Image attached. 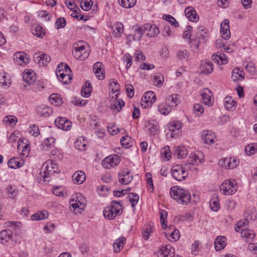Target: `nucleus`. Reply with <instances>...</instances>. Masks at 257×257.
<instances>
[{
    "label": "nucleus",
    "mask_w": 257,
    "mask_h": 257,
    "mask_svg": "<svg viewBox=\"0 0 257 257\" xmlns=\"http://www.w3.org/2000/svg\"><path fill=\"white\" fill-rule=\"evenodd\" d=\"M170 194L172 198L183 204H188L191 200V195L189 191L178 186L171 187Z\"/></svg>",
    "instance_id": "obj_1"
},
{
    "label": "nucleus",
    "mask_w": 257,
    "mask_h": 257,
    "mask_svg": "<svg viewBox=\"0 0 257 257\" xmlns=\"http://www.w3.org/2000/svg\"><path fill=\"white\" fill-rule=\"evenodd\" d=\"M44 169L43 175L42 176L44 181H49L47 179L50 178L55 174H58L60 172L58 170V165L53 160H47L43 165L42 170Z\"/></svg>",
    "instance_id": "obj_2"
},
{
    "label": "nucleus",
    "mask_w": 257,
    "mask_h": 257,
    "mask_svg": "<svg viewBox=\"0 0 257 257\" xmlns=\"http://www.w3.org/2000/svg\"><path fill=\"white\" fill-rule=\"evenodd\" d=\"M187 169H189L188 164H184L183 166L180 165H175L171 169L172 175L176 180H184L188 176V172L186 171Z\"/></svg>",
    "instance_id": "obj_3"
},
{
    "label": "nucleus",
    "mask_w": 257,
    "mask_h": 257,
    "mask_svg": "<svg viewBox=\"0 0 257 257\" xmlns=\"http://www.w3.org/2000/svg\"><path fill=\"white\" fill-rule=\"evenodd\" d=\"M237 184L233 179L225 180L220 186L221 192L225 195H232L237 190Z\"/></svg>",
    "instance_id": "obj_4"
},
{
    "label": "nucleus",
    "mask_w": 257,
    "mask_h": 257,
    "mask_svg": "<svg viewBox=\"0 0 257 257\" xmlns=\"http://www.w3.org/2000/svg\"><path fill=\"white\" fill-rule=\"evenodd\" d=\"M81 42L75 43L73 46L72 51L73 56L80 60L86 59L89 56V53L85 50L84 45H81Z\"/></svg>",
    "instance_id": "obj_5"
},
{
    "label": "nucleus",
    "mask_w": 257,
    "mask_h": 257,
    "mask_svg": "<svg viewBox=\"0 0 257 257\" xmlns=\"http://www.w3.org/2000/svg\"><path fill=\"white\" fill-rule=\"evenodd\" d=\"M120 159L117 155H112L106 157L102 162L104 168L110 169L116 167L120 162Z\"/></svg>",
    "instance_id": "obj_6"
},
{
    "label": "nucleus",
    "mask_w": 257,
    "mask_h": 257,
    "mask_svg": "<svg viewBox=\"0 0 257 257\" xmlns=\"http://www.w3.org/2000/svg\"><path fill=\"white\" fill-rule=\"evenodd\" d=\"M156 100V96L154 92L151 91L146 92L141 100V105L143 108H146L152 105Z\"/></svg>",
    "instance_id": "obj_7"
},
{
    "label": "nucleus",
    "mask_w": 257,
    "mask_h": 257,
    "mask_svg": "<svg viewBox=\"0 0 257 257\" xmlns=\"http://www.w3.org/2000/svg\"><path fill=\"white\" fill-rule=\"evenodd\" d=\"M33 59L40 66H47L51 60L50 57L48 54L40 52L34 54Z\"/></svg>",
    "instance_id": "obj_8"
},
{
    "label": "nucleus",
    "mask_w": 257,
    "mask_h": 257,
    "mask_svg": "<svg viewBox=\"0 0 257 257\" xmlns=\"http://www.w3.org/2000/svg\"><path fill=\"white\" fill-rule=\"evenodd\" d=\"M55 124L59 128L65 131L70 130L72 127V122L63 117H58L55 120Z\"/></svg>",
    "instance_id": "obj_9"
},
{
    "label": "nucleus",
    "mask_w": 257,
    "mask_h": 257,
    "mask_svg": "<svg viewBox=\"0 0 257 257\" xmlns=\"http://www.w3.org/2000/svg\"><path fill=\"white\" fill-rule=\"evenodd\" d=\"M201 95L202 101L204 104L209 106L212 105L214 98L211 91L209 89H204Z\"/></svg>",
    "instance_id": "obj_10"
},
{
    "label": "nucleus",
    "mask_w": 257,
    "mask_h": 257,
    "mask_svg": "<svg viewBox=\"0 0 257 257\" xmlns=\"http://www.w3.org/2000/svg\"><path fill=\"white\" fill-rule=\"evenodd\" d=\"M143 27L145 33H146L147 36L150 38L156 37L160 33L159 28L154 25L147 24Z\"/></svg>",
    "instance_id": "obj_11"
},
{
    "label": "nucleus",
    "mask_w": 257,
    "mask_h": 257,
    "mask_svg": "<svg viewBox=\"0 0 257 257\" xmlns=\"http://www.w3.org/2000/svg\"><path fill=\"white\" fill-rule=\"evenodd\" d=\"M219 164L225 169H231L238 165L239 161L232 158H225L222 161H220Z\"/></svg>",
    "instance_id": "obj_12"
},
{
    "label": "nucleus",
    "mask_w": 257,
    "mask_h": 257,
    "mask_svg": "<svg viewBox=\"0 0 257 257\" xmlns=\"http://www.w3.org/2000/svg\"><path fill=\"white\" fill-rule=\"evenodd\" d=\"M190 160L188 163V168H190V166L192 165H198L202 163L203 159V155L202 153L201 152H196L195 153L191 154L190 157Z\"/></svg>",
    "instance_id": "obj_13"
},
{
    "label": "nucleus",
    "mask_w": 257,
    "mask_h": 257,
    "mask_svg": "<svg viewBox=\"0 0 257 257\" xmlns=\"http://www.w3.org/2000/svg\"><path fill=\"white\" fill-rule=\"evenodd\" d=\"M130 172L128 170H122L118 173L119 182L123 185L129 184L133 179V175H130Z\"/></svg>",
    "instance_id": "obj_14"
},
{
    "label": "nucleus",
    "mask_w": 257,
    "mask_h": 257,
    "mask_svg": "<svg viewBox=\"0 0 257 257\" xmlns=\"http://www.w3.org/2000/svg\"><path fill=\"white\" fill-rule=\"evenodd\" d=\"M66 69L65 70V73L64 72L56 74L59 80L63 84H67L68 81L72 79V75H71V70L68 65L65 66Z\"/></svg>",
    "instance_id": "obj_15"
},
{
    "label": "nucleus",
    "mask_w": 257,
    "mask_h": 257,
    "mask_svg": "<svg viewBox=\"0 0 257 257\" xmlns=\"http://www.w3.org/2000/svg\"><path fill=\"white\" fill-rule=\"evenodd\" d=\"M220 32L222 37L225 40H228L230 37L229 21L228 20H224L220 25Z\"/></svg>",
    "instance_id": "obj_16"
},
{
    "label": "nucleus",
    "mask_w": 257,
    "mask_h": 257,
    "mask_svg": "<svg viewBox=\"0 0 257 257\" xmlns=\"http://www.w3.org/2000/svg\"><path fill=\"white\" fill-rule=\"evenodd\" d=\"M174 248L170 245L162 246L159 251L160 257H174Z\"/></svg>",
    "instance_id": "obj_17"
},
{
    "label": "nucleus",
    "mask_w": 257,
    "mask_h": 257,
    "mask_svg": "<svg viewBox=\"0 0 257 257\" xmlns=\"http://www.w3.org/2000/svg\"><path fill=\"white\" fill-rule=\"evenodd\" d=\"M200 73L202 74H208L213 70L212 63L208 61H202L200 65Z\"/></svg>",
    "instance_id": "obj_18"
},
{
    "label": "nucleus",
    "mask_w": 257,
    "mask_h": 257,
    "mask_svg": "<svg viewBox=\"0 0 257 257\" xmlns=\"http://www.w3.org/2000/svg\"><path fill=\"white\" fill-rule=\"evenodd\" d=\"M18 152L21 156L27 157L30 152V146L23 141H19L18 143Z\"/></svg>",
    "instance_id": "obj_19"
},
{
    "label": "nucleus",
    "mask_w": 257,
    "mask_h": 257,
    "mask_svg": "<svg viewBox=\"0 0 257 257\" xmlns=\"http://www.w3.org/2000/svg\"><path fill=\"white\" fill-rule=\"evenodd\" d=\"M102 63L100 62H97L94 63L93 70L96 75V77L99 80H103L105 77V71L101 68Z\"/></svg>",
    "instance_id": "obj_20"
},
{
    "label": "nucleus",
    "mask_w": 257,
    "mask_h": 257,
    "mask_svg": "<svg viewBox=\"0 0 257 257\" xmlns=\"http://www.w3.org/2000/svg\"><path fill=\"white\" fill-rule=\"evenodd\" d=\"M146 127L148 128L149 134L151 136H155L159 132V125L158 123L154 120L149 121Z\"/></svg>",
    "instance_id": "obj_21"
},
{
    "label": "nucleus",
    "mask_w": 257,
    "mask_h": 257,
    "mask_svg": "<svg viewBox=\"0 0 257 257\" xmlns=\"http://www.w3.org/2000/svg\"><path fill=\"white\" fill-rule=\"evenodd\" d=\"M36 111L38 115L44 117H47L52 113V109L44 104L38 106Z\"/></svg>",
    "instance_id": "obj_22"
},
{
    "label": "nucleus",
    "mask_w": 257,
    "mask_h": 257,
    "mask_svg": "<svg viewBox=\"0 0 257 257\" xmlns=\"http://www.w3.org/2000/svg\"><path fill=\"white\" fill-rule=\"evenodd\" d=\"M185 13L189 21L197 22L199 20V17L197 16L196 11L192 7L186 8L185 9Z\"/></svg>",
    "instance_id": "obj_23"
},
{
    "label": "nucleus",
    "mask_w": 257,
    "mask_h": 257,
    "mask_svg": "<svg viewBox=\"0 0 257 257\" xmlns=\"http://www.w3.org/2000/svg\"><path fill=\"white\" fill-rule=\"evenodd\" d=\"M174 154L178 159H182L187 155L188 151L185 146H177L174 148Z\"/></svg>",
    "instance_id": "obj_24"
},
{
    "label": "nucleus",
    "mask_w": 257,
    "mask_h": 257,
    "mask_svg": "<svg viewBox=\"0 0 257 257\" xmlns=\"http://www.w3.org/2000/svg\"><path fill=\"white\" fill-rule=\"evenodd\" d=\"M212 59L214 62H216L218 64H225L227 63L226 57L223 53L216 52L214 53L212 56Z\"/></svg>",
    "instance_id": "obj_25"
},
{
    "label": "nucleus",
    "mask_w": 257,
    "mask_h": 257,
    "mask_svg": "<svg viewBox=\"0 0 257 257\" xmlns=\"http://www.w3.org/2000/svg\"><path fill=\"white\" fill-rule=\"evenodd\" d=\"M24 161L19 158H14L9 160L8 162V166L12 169L19 168L23 166Z\"/></svg>",
    "instance_id": "obj_26"
},
{
    "label": "nucleus",
    "mask_w": 257,
    "mask_h": 257,
    "mask_svg": "<svg viewBox=\"0 0 257 257\" xmlns=\"http://www.w3.org/2000/svg\"><path fill=\"white\" fill-rule=\"evenodd\" d=\"M112 35L115 38H120L123 32V25L120 22H117L112 26Z\"/></svg>",
    "instance_id": "obj_27"
},
{
    "label": "nucleus",
    "mask_w": 257,
    "mask_h": 257,
    "mask_svg": "<svg viewBox=\"0 0 257 257\" xmlns=\"http://www.w3.org/2000/svg\"><path fill=\"white\" fill-rule=\"evenodd\" d=\"M85 178V174L82 171H77L72 175L73 182L78 184H81L83 183Z\"/></svg>",
    "instance_id": "obj_28"
},
{
    "label": "nucleus",
    "mask_w": 257,
    "mask_h": 257,
    "mask_svg": "<svg viewBox=\"0 0 257 257\" xmlns=\"http://www.w3.org/2000/svg\"><path fill=\"white\" fill-rule=\"evenodd\" d=\"M226 238L223 236L217 237L214 242V247L216 251H220L224 248L226 244Z\"/></svg>",
    "instance_id": "obj_29"
},
{
    "label": "nucleus",
    "mask_w": 257,
    "mask_h": 257,
    "mask_svg": "<svg viewBox=\"0 0 257 257\" xmlns=\"http://www.w3.org/2000/svg\"><path fill=\"white\" fill-rule=\"evenodd\" d=\"M23 79L26 83L29 84H32L36 80L35 74L33 71L25 70L23 72Z\"/></svg>",
    "instance_id": "obj_30"
},
{
    "label": "nucleus",
    "mask_w": 257,
    "mask_h": 257,
    "mask_svg": "<svg viewBox=\"0 0 257 257\" xmlns=\"http://www.w3.org/2000/svg\"><path fill=\"white\" fill-rule=\"evenodd\" d=\"M202 139L206 144H212L214 142V134L210 131H203L202 133Z\"/></svg>",
    "instance_id": "obj_31"
},
{
    "label": "nucleus",
    "mask_w": 257,
    "mask_h": 257,
    "mask_svg": "<svg viewBox=\"0 0 257 257\" xmlns=\"http://www.w3.org/2000/svg\"><path fill=\"white\" fill-rule=\"evenodd\" d=\"M12 237V231L10 229H4L0 232V241L2 243L8 242Z\"/></svg>",
    "instance_id": "obj_32"
},
{
    "label": "nucleus",
    "mask_w": 257,
    "mask_h": 257,
    "mask_svg": "<svg viewBox=\"0 0 257 257\" xmlns=\"http://www.w3.org/2000/svg\"><path fill=\"white\" fill-rule=\"evenodd\" d=\"M125 241V238L123 237L116 239L113 244L114 252L116 253L119 252L120 249L123 247Z\"/></svg>",
    "instance_id": "obj_33"
},
{
    "label": "nucleus",
    "mask_w": 257,
    "mask_h": 257,
    "mask_svg": "<svg viewBox=\"0 0 257 257\" xmlns=\"http://www.w3.org/2000/svg\"><path fill=\"white\" fill-rule=\"evenodd\" d=\"M26 54L23 52H18L14 54V59L18 62L20 65L29 63L28 58H26Z\"/></svg>",
    "instance_id": "obj_34"
},
{
    "label": "nucleus",
    "mask_w": 257,
    "mask_h": 257,
    "mask_svg": "<svg viewBox=\"0 0 257 257\" xmlns=\"http://www.w3.org/2000/svg\"><path fill=\"white\" fill-rule=\"evenodd\" d=\"M210 207L211 209L214 211H217L220 209V204L218 201V196L214 194L210 200Z\"/></svg>",
    "instance_id": "obj_35"
},
{
    "label": "nucleus",
    "mask_w": 257,
    "mask_h": 257,
    "mask_svg": "<svg viewBox=\"0 0 257 257\" xmlns=\"http://www.w3.org/2000/svg\"><path fill=\"white\" fill-rule=\"evenodd\" d=\"M124 105V102L121 99H115L110 104V107L112 110H116L117 112L120 111L122 107Z\"/></svg>",
    "instance_id": "obj_36"
},
{
    "label": "nucleus",
    "mask_w": 257,
    "mask_h": 257,
    "mask_svg": "<svg viewBox=\"0 0 257 257\" xmlns=\"http://www.w3.org/2000/svg\"><path fill=\"white\" fill-rule=\"evenodd\" d=\"M244 72L236 68L232 71L231 78L234 81L238 80H242L244 79Z\"/></svg>",
    "instance_id": "obj_37"
},
{
    "label": "nucleus",
    "mask_w": 257,
    "mask_h": 257,
    "mask_svg": "<svg viewBox=\"0 0 257 257\" xmlns=\"http://www.w3.org/2000/svg\"><path fill=\"white\" fill-rule=\"evenodd\" d=\"M110 207H112V209L114 210L115 214L120 215L122 212V207L120 202L113 200L111 202V205Z\"/></svg>",
    "instance_id": "obj_38"
},
{
    "label": "nucleus",
    "mask_w": 257,
    "mask_h": 257,
    "mask_svg": "<svg viewBox=\"0 0 257 257\" xmlns=\"http://www.w3.org/2000/svg\"><path fill=\"white\" fill-rule=\"evenodd\" d=\"M103 215L105 218L109 220H112L118 215L114 213V211L112 210V207L108 206L105 207L104 209Z\"/></svg>",
    "instance_id": "obj_39"
},
{
    "label": "nucleus",
    "mask_w": 257,
    "mask_h": 257,
    "mask_svg": "<svg viewBox=\"0 0 257 257\" xmlns=\"http://www.w3.org/2000/svg\"><path fill=\"white\" fill-rule=\"evenodd\" d=\"M224 107L227 110H233L235 108V101L230 96H227L224 99Z\"/></svg>",
    "instance_id": "obj_40"
},
{
    "label": "nucleus",
    "mask_w": 257,
    "mask_h": 257,
    "mask_svg": "<svg viewBox=\"0 0 257 257\" xmlns=\"http://www.w3.org/2000/svg\"><path fill=\"white\" fill-rule=\"evenodd\" d=\"M92 88L91 87V84L88 81H86L84 85L83 86L81 93L82 96L88 97L91 93Z\"/></svg>",
    "instance_id": "obj_41"
},
{
    "label": "nucleus",
    "mask_w": 257,
    "mask_h": 257,
    "mask_svg": "<svg viewBox=\"0 0 257 257\" xmlns=\"http://www.w3.org/2000/svg\"><path fill=\"white\" fill-rule=\"evenodd\" d=\"M48 213L47 211L44 210L39 212L31 215V218L32 220H43L48 217Z\"/></svg>",
    "instance_id": "obj_42"
},
{
    "label": "nucleus",
    "mask_w": 257,
    "mask_h": 257,
    "mask_svg": "<svg viewBox=\"0 0 257 257\" xmlns=\"http://www.w3.org/2000/svg\"><path fill=\"white\" fill-rule=\"evenodd\" d=\"M144 27H137L135 30L133 35V40L134 41H139L141 39L143 34H144Z\"/></svg>",
    "instance_id": "obj_43"
},
{
    "label": "nucleus",
    "mask_w": 257,
    "mask_h": 257,
    "mask_svg": "<svg viewBox=\"0 0 257 257\" xmlns=\"http://www.w3.org/2000/svg\"><path fill=\"white\" fill-rule=\"evenodd\" d=\"M49 101L56 105H60L62 104V100L60 96L58 94L53 93L49 96Z\"/></svg>",
    "instance_id": "obj_44"
},
{
    "label": "nucleus",
    "mask_w": 257,
    "mask_h": 257,
    "mask_svg": "<svg viewBox=\"0 0 257 257\" xmlns=\"http://www.w3.org/2000/svg\"><path fill=\"white\" fill-rule=\"evenodd\" d=\"M168 127L171 132H174L176 130H179L182 127V123L179 121L173 120L169 123Z\"/></svg>",
    "instance_id": "obj_45"
},
{
    "label": "nucleus",
    "mask_w": 257,
    "mask_h": 257,
    "mask_svg": "<svg viewBox=\"0 0 257 257\" xmlns=\"http://www.w3.org/2000/svg\"><path fill=\"white\" fill-rule=\"evenodd\" d=\"M179 95L177 94H173L168 97V102L171 107L176 106L179 102Z\"/></svg>",
    "instance_id": "obj_46"
},
{
    "label": "nucleus",
    "mask_w": 257,
    "mask_h": 257,
    "mask_svg": "<svg viewBox=\"0 0 257 257\" xmlns=\"http://www.w3.org/2000/svg\"><path fill=\"white\" fill-rule=\"evenodd\" d=\"M127 198L131 204L132 207L135 208L136 204H137L139 199V195L136 193H131L129 194Z\"/></svg>",
    "instance_id": "obj_47"
},
{
    "label": "nucleus",
    "mask_w": 257,
    "mask_h": 257,
    "mask_svg": "<svg viewBox=\"0 0 257 257\" xmlns=\"http://www.w3.org/2000/svg\"><path fill=\"white\" fill-rule=\"evenodd\" d=\"M10 79L5 73H0V84L3 86L8 87L10 85Z\"/></svg>",
    "instance_id": "obj_48"
},
{
    "label": "nucleus",
    "mask_w": 257,
    "mask_h": 257,
    "mask_svg": "<svg viewBox=\"0 0 257 257\" xmlns=\"http://www.w3.org/2000/svg\"><path fill=\"white\" fill-rule=\"evenodd\" d=\"M33 34L38 37L43 38L45 35V31L40 26H37L33 31Z\"/></svg>",
    "instance_id": "obj_49"
},
{
    "label": "nucleus",
    "mask_w": 257,
    "mask_h": 257,
    "mask_svg": "<svg viewBox=\"0 0 257 257\" xmlns=\"http://www.w3.org/2000/svg\"><path fill=\"white\" fill-rule=\"evenodd\" d=\"M163 19L165 20L167 22H169L172 26L175 28L179 26V23L176 20V19L170 15H164L163 16Z\"/></svg>",
    "instance_id": "obj_50"
},
{
    "label": "nucleus",
    "mask_w": 257,
    "mask_h": 257,
    "mask_svg": "<svg viewBox=\"0 0 257 257\" xmlns=\"http://www.w3.org/2000/svg\"><path fill=\"white\" fill-rule=\"evenodd\" d=\"M241 236L242 237L252 239L255 236V233L253 230L246 229L244 230H241Z\"/></svg>",
    "instance_id": "obj_51"
},
{
    "label": "nucleus",
    "mask_w": 257,
    "mask_h": 257,
    "mask_svg": "<svg viewBox=\"0 0 257 257\" xmlns=\"http://www.w3.org/2000/svg\"><path fill=\"white\" fill-rule=\"evenodd\" d=\"M136 4V0H121L120 5L124 8H131Z\"/></svg>",
    "instance_id": "obj_52"
},
{
    "label": "nucleus",
    "mask_w": 257,
    "mask_h": 257,
    "mask_svg": "<svg viewBox=\"0 0 257 257\" xmlns=\"http://www.w3.org/2000/svg\"><path fill=\"white\" fill-rule=\"evenodd\" d=\"M160 222L162 224V227L165 229L167 228V225L165 223V220L167 217V212L164 210H161L160 212Z\"/></svg>",
    "instance_id": "obj_53"
},
{
    "label": "nucleus",
    "mask_w": 257,
    "mask_h": 257,
    "mask_svg": "<svg viewBox=\"0 0 257 257\" xmlns=\"http://www.w3.org/2000/svg\"><path fill=\"white\" fill-rule=\"evenodd\" d=\"M92 6V1L91 0H83L80 4L82 9L85 11H89Z\"/></svg>",
    "instance_id": "obj_54"
},
{
    "label": "nucleus",
    "mask_w": 257,
    "mask_h": 257,
    "mask_svg": "<svg viewBox=\"0 0 257 257\" xmlns=\"http://www.w3.org/2000/svg\"><path fill=\"white\" fill-rule=\"evenodd\" d=\"M192 27L191 26H187L184 32V38L188 39L190 42H192V41H196V40L191 39V34L192 32Z\"/></svg>",
    "instance_id": "obj_55"
},
{
    "label": "nucleus",
    "mask_w": 257,
    "mask_h": 257,
    "mask_svg": "<svg viewBox=\"0 0 257 257\" xmlns=\"http://www.w3.org/2000/svg\"><path fill=\"white\" fill-rule=\"evenodd\" d=\"M158 110L159 112L163 115H167L171 110V106H167L164 104H160L158 106Z\"/></svg>",
    "instance_id": "obj_56"
},
{
    "label": "nucleus",
    "mask_w": 257,
    "mask_h": 257,
    "mask_svg": "<svg viewBox=\"0 0 257 257\" xmlns=\"http://www.w3.org/2000/svg\"><path fill=\"white\" fill-rule=\"evenodd\" d=\"M71 207L74 211H76L77 209L83 210L85 206V203L80 201H78V202L76 201L75 203L71 204Z\"/></svg>",
    "instance_id": "obj_57"
},
{
    "label": "nucleus",
    "mask_w": 257,
    "mask_h": 257,
    "mask_svg": "<svg viewBox=\"0 0 257 257\" xmlns=\"http://www.w3.org/2000/svg\"><path fill=\"white\" fill-rule=\"evenodd\" d=\"M109 87L113 93L117 92L119 89V85L114 79L111 80Z\"/></svg>",
    "instance_id": "obj_58"
},
{
    "label": "nucleus",
    "mask_w": 257,
    "mask_h": 257,
    "mask_svg": "<svg viewBox=\"0 0 257 257\" xmlns=\"http://www.w3.org/2000/svg\"><path fill=\"white\" fill-rule=\"evenodd\" d=\"M256 150L257 148L255 145H248L245 148V153L247 155H253L255 152H257Z\"/></svg>",
    "instance_id": "obj_59"
},
{
    "label": "nucleus",
    "mask_w": 257,
    "mask_h": 257,
    "mask_svg": "<svg viewBox=\"0 0 257 257\" xmlns=\"http://www.w3.org/2000/svg\"><path fill=\"white\" fill-rule=\"evenodd\" d=\"M131 138L128 136L122 137L120 139L121 145L124 148H129L131 146L130 145Z\"/></svg>",
    "instance_id": "obj_60"
},
{
    "label": "nucleus",
    "mask_w": 257,
    "mask_h": 257,
    "mask_svg": "<svg viewBox=\"0 0 257 257\" xmlns=\"http://www.w3.org/2000/svg\"><path fill=\"white\" fill-rule=\"evenodd\" d=\"M123 60L126 62V68L128 69L132 64L133 58L129 53H125L123 56Z\"/></svg>",
    "instance_id": "obj_61"
},
{
    "label": "nucleus",
    "mask_w": 257,
    "mask_h": 257,
    "mask_svg": "<svg viewBox=\"0 0 257 257\" xmlns=\"http://www.w3.org/2000/svg\"><path fill=\"white\" fill-rule=\"evenodd\" d=\"M66 20L63 17L58 18L55 23L57 29L64 28L66 26Z\"/></svg>",
    "instance_id": "obj_62"
},
{
    "label": "nucleus",
    "mask_w": 257,
    "mask_h": 257,
    "mask_svg": "<svg viewBox=\"0 0 257 257\" xmlns=\"http://www.w3.org/2000/svg\"><path fill=\"white\" fill-rule=\"evenodd\" d=\"M194 111L195 113L197 115H199L202 114L204 112V109L202 105L199 103H196L194 105L193 107Z\"/></svg>",
    "instance_id": "obj_63"
},
{
    "label": "nucleus",
    "mask_w": 257,
    "mask_h": 257,
    "mask_svg": "<svg viewBox=\"0 0 257 257\" xmlns=\"http://www.w3.org/2000/svg\"><path fill=\"white\" fill-rule=\"evenodd\" d=\"M55 140L54 138H48L46 139L43 142V145L47 147H54Z\"/></svg>",
    "instance_id": "obj_64"
}]
</instances>
